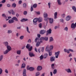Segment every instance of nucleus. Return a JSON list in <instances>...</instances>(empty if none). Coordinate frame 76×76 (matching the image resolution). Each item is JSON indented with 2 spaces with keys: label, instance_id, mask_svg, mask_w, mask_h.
Segmentation results:
<instances>
[{
  "label": "nucleus",
  "instance_id": "f257e3e1",
  "mask_svg": "<svg viewBox=\"0 0 76 76\" xmlns=\"http://www.w3.org/2000/svg\"><path fill=\"white\" fill-rule=\"evenodd\" d=\"M69 51H71V52H73V50L70 49H69V50H67L66 49H64V51L65 53H67L68 54H69L70 53Z\"/></svg>",
  "mask_w": 76,
  "mask_h": 76
},
{
  "label": "nucleus",
  "instance_id": "f03ea898",
  "mask_svg": "<svg viewBox=\"0 0 76 76\" xmlns=\"http://www.w3.org/2000/svg\"><path fill=\"white\" fill-rule=\"evenodd\" d=\"M60 53V51L55 52V58H58V56H59Z\"/></svg>",
  "mask_w": 76,
  "mask_h": 76
},
{
  "label": "nucleus",
  "instance_id": "7ed1b4c3",
  "mask_svg": "<svg viewBox=\"0 0 76 76\" xmlns=\"http://www.w3.org/2000/svg\"><path fill=\"white\" fill-rule=\"evenodd\" d=\"M38 21V18H36L34 19L33 22L34 23V25H37V22Z\"/></svg>",
  "mask_w": 76,
  "mask_h": 76
},
{
  "label": "nucleus",
  "instance_id": "20e7f679",
  "mask_svg": "<svg viewBox=\"0 0 76 76\" xmlns=\"http://www.w3.org/2000/svg\"><path fill=\"white\" fill-rule=\"evenodd\" d=\"M46 32V31L45 30H42L40 31V34L41 35H43Z\"/></svg>",
  "mask_w": 76,
  "mask_h": 76
},
{
  "label": "nucleus",
  "instance_id": "39448f33",
  "mask_svg": "<svg viewBox=\"0 0 76 76\" xmlns=\"http://www.w3.org/2000/svg\"><path fill=\"white\" fill-rule=\"evenodd\" d=\"M29 56L31 57H35V55L32 52H29Z\"/></svg>",
  "mask_w": 76,
  "mask_h": 76
},
{
  "label": "nucleus",
  "instance_id": "423d86ee",
  "mask_svg": "<svg viewBox=\"0 0 76 76\" xmlns=\"http://www.w3.org/2000/svg\"><path fill=\"white\" fill-rule=\"evenodd\" d=\"M72 18V17L68 15L66 18V20L67 21H69V20H70Z\"/></svg>",
  "mask_w": 76,
  "mask_h": 76
},
{
  "label": "nucleus",
  "instance_id": "0eeeda50",
  "mask_svg": "<svg viewBox=\"0 0 76 76\" xmlns=\"http://www.w3.org/2000/svg\"><path fill=\"white\" fill-rule=\"evenodd\" d=\"M56 58V57L54 56L51 57L50 58V61L52 62L53 61H55V59Z\"/></svg>",
  "mask_w": 76,
  "mask_h": 76
},
{
  "label": "nucleus",
  "instance_id": "6e6552de",
  "mask_svg": "<svg viewBox=\"0 0 76 76\" xmlns=\"http://www.w3.org/2000/svg\"><path fill=\"white\" fill-rule=\"evenodd\" d=\"M46 51L47 52H50L51 50L50 49V47H49V45H48L46 48Z\"/></svg>",
  "mask_w": 76,
  "mask_h": 76
},
{
  "label": "nucleus",
  "instance_id": "1a4fd4ad",
  "mask_svg": "<svg viewBox=\"0 0 76 76\" xmlns=\"http://www.w3.org/2000/svg\"><path fill=\"white\" fill-rule=\"evenodd\" d=\"M76 27V23L74 24V23H72L71 24V27L72 28H74L75 29Z\"/></svg>",
  "mask_w": 76,
  "mask_h": 76
},
{
  "label": "nucleus",
  "instance_id": "9d476101",
  "mask_svg": "<svg viewBox=\"0 0 76 76\" xmlns=\"http://www.w3.org/2000/svg\"><path fill=\"white\" fill-rule=\"evenodd\" d=\"M26 71L25 69H23V76H26Z\"/></svg>",
  "mask_w": 76,
  "mask_h": 76
},
{
  "label": "nucleus",
  "instance_id": "9b49d317",
  "mask_svg": "<svg viewBox=\"0 0 76 76\" xmlns=\"http://www.w3.org/2000/svg\"><path fill=\"white\" fill-rule=\"evenodd\" d=\"M65 71H66L67 73H72V71H71V69H66Z\"/></svg>",
  "mask_w": 76,
  "mask_h": 76
},
{
  "label": "nucleus",
  "instance_id": "f8f14e48",
  "mask_svg": "<svg viewBox=\"0 0 76 76\" xmlns=\"http://www.w3.org/2000/svg\"><path fill=\"white\" fill-rule=\"evenodd\" d=\"M42 41H40V42L38 41L37 42L36 44V47H38L39 45V44L40 43H42Z\"/></svg>",
  "mask_w": 76,
  "mask_h": 76
},
{
  "label": "nucleus",
  "instance_id": "ddd939ff",
  "mask_svg": "<svg viewBox=\"0 0 76 76\" xmlns=\"http://www.w3.org/2000/svg\"><path fill=\"white\" fill-rule=\"evenodd\" d=\"M37 70L38 71L41 70H42V66H38L37 67Z\"/></svg>",
  "mask_w": 76,
  "mask_h": 76
},
{
  "label": "nucleus",
  "instance_id": "4468645a",
  "mask_svg": "<svg viewBox=\"0 0 76 76\" xmlns=\"http://www.w3.org/2000/svg\"><path fill=\"white\" fill-rule=\"evenodd\" d=\"M7 50H9V51H11V50H12V48H11V47L10 46H9L8 45L7 46Z\"/></svg>",
  "mask_w": 76,
  "mask_h": 76
},
{
  "label": "nucleus",
  "instance_id": "2eb2a0df",
  "mask_svg": "<svg viewBox=\"0 0 76 76\" xmlns=\"http://www.w3.org/2000/svg\"><path fill=\"white\" fill-rule=\"evenodd\" d=\"M37 20L39 22H41L42 21V18L41 17H39V18H37Z\"/></svg>",
  "mask_w": 76,
  "mask_h": 76
},
{
  "label": "nucleus",
  "instance_id": "dca6fc26",
  "mask_svg": "<svg viewBox=\"0 0 76 76\" xmlns=\"http://www.w3.org/2000/svg\"><path fill=\"white\" fill-rule=\"evenodd\" d=\"M51 31H52L51 29V28H50L49 30L47 31V33H48L49 34H51Z\"/></svg>",
  "mask_w": 76,
  "mask_h": 76
},
{
  "label": "nucleus",
  "instance_id": "f3484780",
  "mask_svg": "<svg viewBox=\"0 0 76 76\" xmlns=\"http://www.w3.org/2000/svg\"><path fill=\"white\" fill-rule=\"evenodd\" d=\"M53 19L50 18H49V22L50 23H53Z\"/></svg>",
  "mask_w": 76,
  "mask_h": 76
},
{
  "label": "nucleus",
  "instance_id": "a211bd4d",
  "mask_svg": "<svg viewBox=\"0 0 76 76\" xmlns=\"http://www.w3.org/2000/svg\"><path fill=\"white\" fill-rule=\"evenodd\" d=\"M8 22L9 23H12L14 22V20L12 19H10L9 20Z\"/></svg>",
  "mask_w": 76,
  "mask_h": 76
},
{
  "label": "nucleus",
  "instance_id": "6ab92c4d",
  "mask_svg": "<svg viewBox=\"0 0 76 76\" xmlns=\"http://www.w3.org/2000/svg\"><path fill=\"white\" fill-rule=\"evenodd\" d=\"M28 70H30L31 72H32V71H34V68H33L32 67H30L28 69Z\"/></svg>",
  "mask_w": 76,
  "mask_h": 76
},
{
  "label": "nucleus",
  "instance_id": "aec40b11",
  "mask_svg": "<svg viewBox=\"0 0 76 76\" xmlns=\"http://www.w3.org/2000/svg\"><path fill=\"white\" fill-rule=\"evenodd\" d=\"M43 16H44V18H47V17H48V15L47 14L45 13H44Z\"/></svg>",
  "mask_w": 76,
  "mask_h": 76
},
{
  "label": "nucleus",
  "instance_id": "412c9836",
  "mask_svg": "<svg viewBox=\"0 0 76 76\" xmlns=\"http://www.w3.org/2000/svg\"><path fill=\"white\" fill-rule=\"evenodd\" d=\"M12 20H15V21H18V18L16 17H14L12 18Z\"/></svg>",
  "mask_w": 76,
  "mask_h": 76
},
{
  "label": "nucleus",
  "instance_id": "4be33fe9",
  "mask_svg": "<svg viewBox=\"0 0 76 76\" xmlns=\"http://www.w3.org/2000/svg\"><path fill=\"white\" fill-rule=\"evenodd\" d=\"M48 56V54L45 53L44 54L43 56V58H46Z\"/></svg>",
  "mask_w": 76,
  "mask_h": 76
},
{
  "label": "nucleus",
  "instance_id": "5701e85b",
  "mask_svg": "<svg viewBox=\"0 0 76 76\" xmlns=\"http://www.w3.org/2000/svg\"><path fill=\"white\" fill-rule=\"evenodd\" d=\"M9 51H10L8 50H7L5 51L4 52V54H7Z\"/></svg>",
  "mask_w": 76,
  "mask_h": 76
},
{
  "label": "nucleus",
  "instance_id": "b1692460",
  "mask_svg": "<svg viewBox=\"0 0 76 76\" xmlns=\"http://www.w3.org/2000/svg\"><path fill=\"white\" fill-rule=\"evenodd\" d=\"M54 41V39L53 38V37H50V40L49 42H52Z\"/></svg>",
  "mask_w": 76,
  "mask_h": 76
},
{
  "label": "nucleus",
  "instance_id": "393cba45",
  "mask_svg": "<svg viewBox=\"0 0 76 76\" xmlns=\"http://www.w3.org/2000/svg\"><path fill=\"white\" fill-rule=\"evenodd\" d=\"M57 73V71L56 69H54L53 72V75H56Z\"/></svg>",
  "mask_w": 76,
  "mask_h": 76
},
{
  "label": "nucleus",
  "instance_id": "a878e982",
  "mask_svg": "<svg viewBox=\"0 0 76 76\" xmlns=\"http://www.w3.org/2000/svg\"><path fill=\"white\" fill-rule=\"evenodd\" d=\"M10 12L12 13V15H14L15 14V12H14V11H13V10H10Z\"/></svg>",
  "mask_w": 76,
  "mask_h": 76
},
{
  "label": "nucleus",
  "instance_id": "bb28decb",
  "mask_svg": "<svg viewBox=\"0 0 76 76\" xmlns=\"http://www.w3.org/2000/svg\"><path fill=\"white\" fill-rule=\"evenodd\" d=\"M57 12H56L54 13V19H56L57 18Z\"/></svg>",
  "mask_w": 76,
  "mask_h": 76
},
{
  "label": "nucleus",
  "instance_id": "cd10ccee",
  "mask_svg": "<svg viewBox=\"0 0 76 76\" xmlns=\"http://www.w3.org/2000/svg\"><path fill=\"white\" fill-rule=\"evenodd\" d=\"M72 9L73 10L74 12H76V8L75 6H72Z\"/></svg>",
  "mask_w": 76,
  "mask_h": 76
},
{
  "label": "nucleus",
  "instance_id": "c85d7f7f",
  "mask_svg": "<svg viewBox=\"0 0 76 76\" xmlns=\"http://www.w3.org/2000/svg\"><path fill=\"white\" fill-rule=\"evenodd\" d=\"M50 19V18H45L44 19V20L45 21H46L47 22H48V20H49Z\"/></svg>",
  "mask_w": 76,
  "mask_h": 76
},
{
  "label": "nucleus",
  "instance_id": "c756f323",
  "mask_svg": "<svg viewBox=\"0 0 76 76\" xmlns=\"http://www.w3.org/2000/svg\"><path fill=\"white\" fill-rule=\"evenodd\" d=\"M16 4L15 3H13L12 4V7H16Z\"/></svg>",
  "mask_w": 76,
  "mask_h": 76
},
{
  "label": "nucleus",
  "instance_id": "7c9ffc66",
  "mask_svg": "<svg viewBox=\"0 0 76 76\" xmlns=\"http://www.w3.org/2000/svg\"><path fill=\"white\" fill-rule=\"evenodd\" d=\"M57 2L59 5H61V2H60V0H57Z\"/></svg>",
  "mask_w": 76,
  "mask_h": 76
},
{
  "label": "nucleus",
  "instance_id": "2f4dec72",
  "mask_svg": "<svg viewBox=\"0 0 76 76\" xmlns=\"http://www.w3.org/2000/svg\"><path fill=\"white\" fill-rule=\"evenodd\" d=\"M26 65L24 63L21 66V68H25Z\"/></svg>",
  "mask_w": 76,
  "mask_h": 76
},
{
  "label": "nucleus",
  "instance_id": "473e14b6",
  "mask_svg": "<svg viewBox=\"0 0 76 76\" xmlns=\"http://www.w3.org/2000/svg\"><path fill=\"white\" fill-rule=\"evenodd\" d=\"M21 53V51L20 50H18L17 53V54H19V55H20V53Z\"/></svg>",
  "mask_w": 76,
  "mask_h": 76
},
{
  "label": "nucleus",
  "instance_id": "72a5a7b5",
  "mask_svg": "<svg viewBox=\"0 0 76 76\" xmlns=\"http://www.w3.org/2000/svg\"><path fill=\"white\" fill-rule=\"evenodd\" d=\"M30 45L29 44H27L26 46V48H27V49H28V48H29L30 47Z\"/></svg>",
  "mask_w": 76,
  "mask_h": 76
},
{
  "label": "nucleus",
  "instance_id": "f704fd0d",
  "mask_svg": "<svg viewBox=\"0 0 76 76\" xmlns=\"http://www.w3.org/2000/svg\"><path fill=\"white\" fill-rule=\"evenodd\" d=\"M4 44H5V46H7V47L8 46V42H4Z\"/></svg>",
  "mask_w": 76,
  "mask_h": 76
},
{
  "label": "nucleus",
  "instance_id": "c9c22d12",
  "mask_svg": "<svg viewBox=\"0 0 76 76\" xmlns=\"http://www.w3.org/2000/svg\"><path fill=\"white\" fill-rule=\"evenodd\" d=\"M33 7L34 8H36L37 7V4H34L33 5Z\"/></svg>",
  "mask_w": 76,
  "mask_h": 76
},
{
  "label": "nucleus",
  "instance_id": "e433bc0d",
  "mask_svg": "<svg viewBox=\"0 0 76 76\" xmlns=\"http://www.w3.org/2000/svg\"><path fill=\"white\" fill-rule=\"evenodd\" d=\"M43 58H44V56L43 57V55H42L40 57V60H43Z\"/></svg>",
  "mask_w": 76,
  "mask_h": 76
},
{
  "label": "nucleus",
  "instance_id": "4c0bfd02",
  "mask_svg": "<svg viewBox=\"0 0 76 76\" xmlns=\"http://www.w3.org/2000/svg\"><path fill=\"white\" fill-rule=\"evenodd\" d=\"M3 58V56L1 55L0 56V61H1Z\"/></svg>",
  "mask_w": 76,
  "mask_h": 76
},
{
  "label": "nucleus",
  "instance_id": "58836bf2",
  "mask_svg": "<svg viewBox=\"0 0 76 76\" xmlns=\"http://www.w3.org/2000/svg\"><path fill=\"white\" fill-rule=\"evenodd\" d=\"M40 73L39 72H37L36 73V76H39L40 75Z\"/></svg>",
  "mask_w": 76,
  "mask_h": 76
},
{
  "label": "nucleus",
  "instance_id": "ea45409f",
  "mask_svg": "<svg viewBox=\"0 0 76 76\" xmlns=\"http://www.w3.org/2000/svg\"><path fill=\"white\" fill-rule=\"evenodd\" d=\"M53 46L51 45L50 46V50L51 51V50H53Z\"/></svg>",
  "mask_w": 76,
  "mask_h": 76
},
{
  "label": "nucleus",
  "instance_id": "a19ab883",
  "mask_svg": "<svg viewBox=\"0 0 76 76\" xmlns=\"http://www.w3.org/2000/svg\"><path fill=\"white\" fill-rule=\"evenodd\" d=\"M48 38L47 37H44V40L45 41H48Z\"/></svg>",
  "mask_w": 76,
  "mask_h": 76
},
{
  "label": "nucleus",
  "instance_id": "79ce46f5",
  "mask_svg": "<svg viewBox=\"0 0 76 76\" xmlns=\"http://www.w3.org/2000/svg\"><path fill=\"white\" fill-rule=\"evenodd\" d=\"M29 51H31L32 49V46H31L30 48L28 49Z\"/></svg>",
  "mask_w": 76,
  "mask_h": 76
},
{
  "label": "nucleus",
  "instance_id": "37998d69",
  "mask_svg": "<svg viewBox=\"0 0 76 76\" xmlns=\"http://www.w3.org/2000/svg\"><path fill=\"white\" fill-rule=\"evenodd\" d=\"M26 30L27 32L30 34V32L29 31V28L28 27H26Z\"/></svg>",
  "mask_w": 76,
  "mask_h": 76
},
{
  "label": "nucleus",
  "instance_id": "c03bdc74",
  "mask_svg": "<svg viewBox=\"0 0 76 76\" xmlns=\"http://www.w3.org/2000/svg\"><path fill=\"white\" fill-rule=\"evenodd\" d=\"M23 38H24V36H21L20 37V38L21 40L23 39Z\"/></svg>",
  "mask_w": 76,
  "mask_h": 76
},
{
  "label": "nucleus",
  "instance_id": "a18cd8bd",
  "mask_svg": "<svg viewBox=\"0 0 76 76\" xmlns=\"http://www.w3.org/2000/svg\"><path fill=\"white\" fill-rule=\"evenodd\" d=\"M2 16L3 17V18H5L6 17V14H3L2 15Z\"/></svg>",
  "mask_w": 76,
  "mask_h": 76
},
{
  "label": "nucleus",
  "instance_id": "49530a36",
  "mask_svg": "<svg viewBox=\"0 0 76 76\" xmlns=\"http://www.w3.org/2000/svg\"><path fill=\"white\" fill-rule=\"evenodd\" d=\"M23 6L24 8H26V4L25 3L24 4H23Z\"/></svg>",
  "mask_w": 76,
  "mask_h": 76
},
{
  "label": "nucleus",
  "instance_id": "de8ad7c7",
  "mask_svg": "<svg viewBox=\"0 0 76 76\" xmlns=\"http://www.w3.org/2000/svg\"><path fill=\"white\" fill-rule=\"evenodd\" d=\"M49 53V56H51L52 55V52H48Z\"/></svg>",
  "mask_w": 76,
  "mask_h": 76
},
{
  "label": "nucleus",
  "instance_id": "09e8293b",
  "mask_svg": "<svg viewBox=\"0 0 76 76\" xmlns=\"http://www.w3.org/2000/svg\"><path fill=\"white\" fill-rule=\"evenodd\" d=\"M12 31L11 30H8L7 32L8 34H10V33H12Z\"/></svg>",
  "mask_w": 76,
  "mask_h": 76
},
{
  "label": "nucleus",
  "instance_id": "8fccbe9b",
  "mask_svg": "<svg viewBox=\"0 0 76 76\" xmlns=\"http://www.w3.org/2000/svg\"><path fill=\"white\" fill-rule=\"evenodd\" d=\"M64 31H68V28H67V27H65L64 29Z\"/></svg>",
  "mask_w": 76,
  "mask_h": 76
},
{
  "label": "nucleus",
  "instance_id": "3c124183",
  "mask_svg": "<svg viewBox=\"0 0 76 76\" xmlns=\"http://www.w3.org/2000/svg\"><path fill=\"white\" fill-rule=\"evenodd\" d=\"M27 11H25L23 12V15H27Z\"/></svg>",
  "mask_w": 76,
  "mask_h": 76
},
{
  "label": "nucleus",
  "instance_id": "603ef678",
  "mask_svg": "<svg viewBox=\"0 0 76 76\" xmlns=\"http://www.w3.org/2000/svg\"><path fill=\"white\" fill-rule=\"evenodd\" d=\"M3 70L2 69L0 68V75H1L2 73Z\"/></svg>",
  "mask_w": 76,
  "mask_h": 76
},
{
  "label": "nucleus",
  "instance_id": "864d4df0",
  "mask_svg": "<svg viewBox=\"0 0 76 76\" xmlns=\"http://www.w3.org/2000/svg\"><path fill=\"white\" fill-rule=\"evenodd\" d=\"M48 6H49V8L50 9V7H51V3H48Z\"/></svg>",
  "mask_w": 76,
  "mask_h": 76
},
{
  "label": "nucleus",
  "instance_id": "5fc2aeb1",
  "mask_svg": "<svg viewBox=\"0 0 76 76\" xmlns=\"http://www.w3.org/2000/svg\"><path fill=\"white\" fill-rule=\"evenodd\" d=\"M37 15H39L40 14V12L39 11L35 12Z\"/></svg>",
  "mask_w": 76,
  "mask_h": 76
},
{
  "label": "nucleus",
  "instance_id": "6e6d98bb",
  "mask_svg": "<svg viewBox=\"0 0 76 76\" xmlns=\"http://www.w3.org/2000/svg\"><path fill=\"white\" fill-rule=\"evenodd\" d=\"M44 47L42 48V49H41L42 52H44Z\"/></svg>",
  "mask_w": 76,
  "mask_h": 76
},
{
  "label": "nucleus",
  "instance_id": "4d7b16f0",
  "mask_svg": "<svg viewBox=\"0 0 76 76\" xmlns=\"http://www.w3.org/2000/svg\"><path fill=\"white\" fill-rule=\"evenodd\" d=\"M54 64H52L51 65V67L52 68V69H54Z\"/></svg>",
  "mask_w": 76,
  "mask_h": 76
},
{
  "label": "nucleus",
  "instance_id": "13d9d810",
  "mask_svg": "<svg viewBox=\"0 0 76 76\" xmlns=\"http://www.w3.org/2000/svg\"><path fill=\"white\" fill-rule=\"evenodd\" d=\"M39 28H41V27H42V24H41V23H40L39 24Z\"/></svg>",
  "mask_w": 76,
  "mask_h": 76
},
{
  "label": "nucleus",
  "instance_id": "bf43d9fd",
  "mask_svg": "<svg viewBox=\"0 0 76 76\" xmlns=\"http://www.w3.org/2000/svg\"><path fill=\"white\" fill-rule=\"evenodd\" d=\"M44 37H41L40 38V39L42 41H44Z\"/></svg>",
  "mask_w": 76,
  "mask_h": 76
},
{
  "label": "nucleus",
  "instance_id": "052dcab7",
  "mask_svg": "<svg viewBox=\"0 0 76 76\" xmlns=\"http://www.w3.org/2000/svg\"><path fill=\"white\" fill-rule=\"evenodd\" d=\"M34 10V9H33V7L31 6V12H32L33 11V10Z\"/></svg>",
  "mask_w": 76,
  "mask_h": 76
},
{
  "label": "nucleus",
  "instance_id": "680f3d73",
  "mask_svg": "<svg viewBox=\"0 0 76 76\" xmlns=\"http://www.w3.org/2000/svg\"><path fill=\"white\" fill-rule=\"evenodd\" d=\"M5 73H8V70H7V69H5Z\"/></svg>",
  "mask_w": 76,
  "mask_h": 76
},
{
  "label": "nucleus",
  "instance_id": "e2e57ef3",
  "mask_svg": "<svg viewBox=\"0 0 76 76\" xmlns=\"http://www.w3.org/2000/svg\"><path fill=\"white\" fill-rule=\"evenodd\" d=\"M38 39V38H37L35 39V42H37V40Z\"/></svg>",
  "mask_w": 76,
  "mask_h": 76
},
{
  "label": "nucleus",
  "instance_id": "0e129e2a",
  "mask_svg": "<svg viewBox=\"0 0 76 76\" xmlns=\"http://www.w3.org/2000/svg\"><path fill=\"white\" fill-rule=\"evenodd\" d=\"M23 19L24 22H26V21H27V20H28V19H27L23 18Z\"/></svg>",
  "mask_w": 76,
  "mask_h": 76
},
{
  "label": "nucleus",
  "instance_id": "69168bd1",
  "mask_svg": "<svg viewBox=\"0 0 76 76\" xmlns=\"http://www.w3.org/2000/svg\"><path fill=\"white\" fill-rule=\"evenodd\" d=\"M18 3L19 4H21V3H22V1L20 0L18 2Z\"/></svg>",
  "mask_w": 76,
  "mask_h": 76
},
{
  "label": "nucleus",
  "instance_id": "338daca9",
  "mask_svg": "<svg viewBox=\"0 0 76 76\" xmlns=\"http://www.w3.org/2000/svg\"><path fill=\"white\" fill-rule=\"evenodd\" d=\"M1 2L2 3H4L6 2V0H3L1 1Z\"/></svg>",
  "mask_w": 76,
  "mask_h": 76
},
{
  "label": "nucleus",
  "instance_id": "774afa93",
  "mask_svg": "<svg viewBox=\"0 0 76 76\" xmlns=\"http://www.w3.org/2000/svg\"><path fill=\"white\" fill-rule=\"evenodd\" d=\"M62 18H64L65 17V14H64L62 15Z\"/></svg>",
  "mask_w": 76,
  "mask_h": 76
}]
</instances>
